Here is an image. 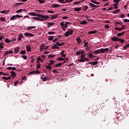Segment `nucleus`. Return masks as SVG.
<instances>
[{"label":"nucleus","instance_id":"nucleus-47","mask_svg":"<svg viewBox=\"0 0 129 129\" xmlns=\"http://www.w3.org/2000/svg\"><path fill=\"white\" fill-rule=\"evenodd\" d=\"M69 31H67L66 32V33L64 34V36H66V37H69Z\"/></svg>","mask_w":129,"mask_h":129},{"label":"nucleus","instance_id":"nucleus-42","mask_svg":"<svg viewBox=\"0 0 129 129\" xmlns=\"http://www.w3.org/2000/svg\"><path fill=\"white\" fill-rule=\"evenodd\" d=\"M92 65H97L98 64V61H92Z\"/></svg>","mask_w":129,"mask_h":129},{"label":"nucleus","instance_id":"nucleus-22","mask_svg":"<svg viewBox=\"0 0 129 129\" xmlns=\"http://www.w3.org/2000/svg\"><path fill=\"white\" fill-rule=\"evenodd\" d=\"M0 75H3L4 76H9V75L3 72H0Z\"/></svg>","mask_w":129,"mask_h":129},{"label":"nucleus","instance_id":"nucleus-26","mask_svg":"<svg viewBox=\"0 0 129 129\" xmlns=\"http://www.w3.org/2000/svg\"><path fill=\"white\" fill-rule=\"evenodd\" d=\"M44 48H45V44H41L40 46V51H43Z\"/></svg>","mask_w":129,"mask_h":129},{"label":"nucleus","instance_id":"nucleus-63","mask_svg":"<svg viewBox=\"0 0 129 129\" xmlns=\"http://www.w3.org/2000/svg\"><path fill=\"white\" fill-rule=\"evenodd\" d=\"M52 72H53V73H58V71H57V70H53L52 71Z\"/></svg>","mask_w":129,"mask_h":129},{"label":"nucleus","instance_id":"nucleus-62","mask_svg":"<svg viewBox=\"0 0 129 129\" xmlns=\"http://www.w3.org/2000/svg\"><path fill=\"white\" fill-rule=\"evenodd\" d=\"M128 22H129V20H127V19L124 20V23H128Z\"/></svg>","mask_w":129,"mask_h":129},{"label":"nucleus","instance_id":"nucleus-52","mask_svg":"<svg viewBox=\"0 0 129 129\" xmlns=\"http://www.w3.org/2000/svg\"><path fill=\"white\" fill-rule=\"evenodd\" d=\"M80 3H82V1L76 2L73 3V5H78V4H80Z\"/></svg>","mask_w":129,"mask_h":129},{"label":"nucleus","instance_id":"nucleus-25","mask_svg":"<svg viewBox=\"0 0 129 129\" xmlns=\"http://www.w3.org/2000/svg\"><path fill=\"white\" fill-rule=\"evenodd\" d=\"M115 29L116 30V31H118V32H120V31H122V30H123V28L115 27Z\"/></svg>","mask_w":129,"mask_h":129},{"label":"nucleus","instance_id":"nucleus-55","mask_svg":"<svg viewBox=\"0 0 129 129\" xmlns=\"http://www.w3.org/2000/svg\"><path fill=\"white\" fill-rule=\"evenodd\" d=\"M119 12V9L113 11V14H117Z\"/></svg>","mask_w":129,"mask_h":129},{"label":"nucleus","instance_id":"nucleus-58","mask_svg":"<svg viewBox=\"0 0 129 129\" xmlns=\"http://www.w3.org/2000/svg\"><path fill=\"white\" fill-rule=\"evenodd\" d=\"M0 13L1 14H7V11H1Z\"/></svg>","mask_w":129,"mask_h":129},{"label":"nucleus","instance_id":"nucleus-61","mask_svg":"<svg viewBox=\"0 0 129 129\" xmlns=\"http://www.w3.org/2000/svg\"><path fill=\"white\" fill-rule=\"evenodd\" d=\"M81 54V52L80 51H77L76 53V55H80Z\"/></svg>","mask_w":129,"mask_h":129},{"label":"nucleus","instance_id":"nucleus-43","mask_svg":"<svg viewBox=\"0 0 129 129\" xmlns=\"http://www.w3.org/2000/svg\"><path fill=\"white\" fill-rule=\"evenodd\" d=\"M16 76H17L16 73H15L14 74H12V75H11V77H12V78H15Z\"/></svg>","mask_w":129,"mask_h":129},{"label":"nucleus","instance_id":"nucleus-12","mask_svg":"<svg viewBox=\"0 0 129 129\" xmlns=\"http://www.w3.org/2000/svg\"><path fill=\"white\" fill-rule=\"evenodd\" d=\"M14 51L16 54L19 53V51H20V48H19V47H17L16 48H15Z\"/></svg>","mask_w":129,"mask_h":129},{"label":"nucleus","instance_id":"nucleus-6","mask_svg":"<svg viewBox=\"0 0 129 129\" xmlns=\"http://www.w3.org/2000/svg\"><path fill=\"white\" fill-rule=\"evenodd\" d=\"M60 26L61 28H65L66 29H67V28H68V25H67V24H64L63 22L60 23Z\"/></svg>","mask_w":129,"mask_h":129},{"label":"nucleus","instance_id":"nucleus-56","mask_svg":"<svg viewBox=\"0 0 129 129\" xmlns=\"http://www.w3.org/2000/svg\"><path fill=\"white\" fill-rule=\"evenodd\" d=\"M58 41V38H55L54 40H52L53 43H55V42H57Z\"/></svg>","mask_w":129,"mask_h":129},{"label":"nucleus","instance_id":"nucleus-29","mask_svg":"<svg viewBox=\"0 0 129 129\" xmlns=\"http://www.w3.org/2000/svg\"><path fill=\"white\" fill-rule=\"evenodd\" d=\"M57 60H58V61H63V60H65L64 58H62V57H58L57 58Z\"/></svg>","mask_w":129,"mask_h":129},{"label":"nucleus","instance_id":"nucleus-16","mask_svg":"<svg viewBox=\"0 0 129 129\" xmlns=\"http://www.w3.org/2000/svg\"><path fill=\"white\" fill-rule=\"evenodd\" d=\"M97 32H98L97 30L91 31H89V32H88V34H96V33H97Z\"/></svg>","mask_w":129,"mask_h":129},{"label":"nucleus","instance_id":"nucleus-35","mask_svg":"<svg viewBox=\"0 0 129 129\" xmlns=\"http://www.w3.org/2000/svg\"><path fill=\"white\" fill-rule=\"evenodd\" d=\"M55 68H57V67H60V66H62V63L60 62V63H56L55 65Z\"/></svg>","mask_w":129,"mask_h":129},{"label":"nucleus","instance_id":"nucleus-8","mask_svg":"<svg viewBox=\"0 0 129 129\" xmlns=\"http://www.w3.org/2000/svg\"><path fill=\"white\" fill-rule=\"evenodd\" d=\"M119 39V38L115 36H114L111 38V40L113 41V42H117V41H118Z\"/></svg>","mask_w":129,"mask_h":129},{"label":"nucleus","instance_id":"nucleus-28","mask_svg":"<svg viewBox=\"0 0 129 129\" xmlns=\"http://www.w3.org/2000/svg\"><path fill=\"white\" fill-rule=\"evenodd\" d=\"M124 33H125V31H123L122 33H119L117 34V36L118 37H120V36H122Z\"/></svg>","mask_w":129,"mask_h":129},{"label":"nucleus","instance_id":"nucleus-17","mask_svg":"<svg viewBox=\"0 0 129 129\" xmlns=\"http://www.w3.org/2000/svg\"><path fill=\"white\" fill-rule=\"evenodd\" d=\"M74 11H75V12H80V11H81V8H75L74 10Z\"/></svg>","mask_w":129,"mask_h":129},{"label":"nucleus","instance_id":"nucleus-3","mask_svg":"<svg viewBox=\"0 0 129 129\" xmlns=\"http://www.w3.org/2000/svg\"><path fill=\"white\" fill-rule=\"evenodd\" d=\"M86 56V55H81V58L78 60V62H80V63H84V62H85Z\"/></svg>","mask_w":129,"mask_h":129},{"label":"nucleus","instance_id":"nucleus-49","mask_svg":"<svg viewBox=\"0 0 129 129\" xmlns=\"http://www.w3.org/2000/svg\"><path fill=\"white\" fill-rule=\"evenodd\" d=\"M49 62H50L49 63H50L51 65H53L54 63H55V61H54V60H50Z\"/></svg>","mask_w":129,"mask_h":129},{"label":"nucleus","instance_id":"nucleus-4","mask_svg":"<svg viewBox=\"0 0 129 129\" xmlns=\"http://www.w3.org/2000/svg\"><path fill=\"white\" fill-rule=\"evenodd\" d=\"M32 19H34L35 21H41V22H44V21H45V19L41 17H32Z\"/></svg>","mask_w":129,"mask_h":129},{"label":"nucleus","instance_id":"nucleus-18","mask_svg":"<svg viewBox=\"0 0 129 129\" xmlns=\"http://www.w3.org/2000/svg\"><path fill=\"white\" fill-rule=\"evenodd\" d=\"M91 2L93 3V4H95V5H100L99 2H97L95 0H91Z\"/></svg>","mask_w":129,"mask_h":129},{"label":"nucleus","instance_id":"nucleus-9","mask_svg":"<svg viewBox=\"0 0 129 129\" xmlns=\"http://www.w3.org/2000/svg\"><path fill=\"white\" fill-rule=\"evenodd\" d=\"M58 16H59V14H55L52 16H51V20H54L55 19H57L58 18Z\"/></svg>","mask_w":129,"mask_h":129},{"label":"nucleus","instance_id":"nucleus-14","mask_svg":"<svg viewBox=\"0 0 129 129\" xmlns=\"http://www.w3.org/2000/svg\"><path fill=\"white\" fill-rule=\"evenodd\" d=\"M80 24V25H86L87 24H88V22H87V21H86V20H84L83 21H81Z\"/></svg>","mask_w":129,"mask_h":129},{"label":"nucleus","instance_id":"nucleus-30","mask_svg":"<svg viewBox=\"0 0 129 129\" xmlns=\"http://www.w3.org/2000/svg\"><path fill=\"white\" fill-rule=\"evenodd\" d=\"M53 39H54V36H49L48 37L49 41H53Z\"/></svg>","mask_w":129,"mask_h":129},{"label":"nucleus","instance_id":"nucleus-45","mask_svg":"<svg viewBox=\"0 0 129 129\" xmlns=\"http://www.w3.org/2000/svg\"><path fill=\"white\" fill-rule=\"evenodd\" d=\"M26 50H22L20 52V54H22V55H25V54H26Z\"/></svg>","mask_w":129,"mask_h":129},{"label":"nucleus","instance_id":"nucleus-44","mask_svg":"<svg viewBox=\"0 0 129 129\" xmlns=\"http://www.w3.org/2000/svg\"><path fill=\"white\" fill-rule=\"evenodd\" d=\"M5 42H6V43H11V42H12V40H9V39H8V38H6V39H5Z\"/></svg>","mask_w":129,"mask_h":129},{"label":"nucleus","instance_id":"nucleus-38","mask_svg":"<svg viewBox=\"0 0 129 129\" xmlns=\"http://www.w3.org/2000/svg\"><path fill=\"white\" fill-rule=\"evenodd\" d=\"M4 45H5V44H4V42H1L0 43V48H1V49H4V47H3V46H4Z\"/></svg>","mask_w":129,"mask_h":129},{"label":"nucleus","instance_id":"nucleus-11","mask_svg":"<svg viewBox=\"0 0 129 129\" xmlns=\"http://www.w3.org/2000/svg\"><path fill=\"white\" fill-rule=\"evenodd\" d=\"M85 42H86V40H85V42H84V43H85L84 47H86L87 48L86 50H89V46H88V42H87L85 43Z\"/></svg>","mask_w":129,"mask_h":129},{"label":"nucleus","instance_id":"nucleus-54","mask_svg":"<svg viewBox=\"0 0 129 129\" xmlns=\"http://www.w3.org/2000/svg\"><path fill=\"white\" fill-rule=\"evenodd\" d=\"M58 2L61 3V4H66V2H64V0H58Z\"/></svg>","mask_w":129,"mask_h":129},{"label":"nucleus","instance_id":"nucleus-20","mask_svg":"<svg viewBox=\"0 0 129 129\" xmlns=\"http://www.w3.org/2000/svg\"><path fill=\"white\" fill-rule=\"evenodd\" d=\"M23 34L20 33V35L18 36V41H21L22 40V38H23Z\"/></svg>","mask_w":129,"mask_h":129},{"label":"nucleus","instance_id":"nucleus-57","mask_svg":"<svg viewBox=\"0 0 129 129\" xmlns=\"http://www.w3.org/2000/svg\"><path fill=\"white\" fill-rule=\"evenodd\" d=\"M120 1H121V0H114V3L118 4V3H119V2H120Z\"/></svg>","mask_w":129,"mask_h":129},{"label":"nucleus","instance_id":"nucleus-7","mask_svg":"<svg viewBox=\"0 0 129 129\" xmlns=\"http://www.w3.org/2000/svg\"><path fill=\"white\" fill-rule=\"evenodd\" d=\"M76 41H77L78 44H79V45H80V44L82 43V41L81 40V38H80V37L77 38Z\"/></svg>","mask_w":129,"mask_h":129},{"label":"nucleus","instance_id":"nucleus-53","mask_svg":"<svg viewBox=\"0 0 129 129\" xmlns=\"http://www.w3.org/2000/svg\"><path fill=\"white\" fill-rule=\"evenodd\" d=\"M39 4H44L45 1L43 0H38Z\"/></svg>","mask_w":129,"mask_h":129},{"label":"nucleus","instance_id":"nucleus-48","mask_svg":"<svg viewBox=\"0 0 129 129\" xmlns=\"http://www.w3.org/2000/svg\"><path fill=\"white\" fill-rule=\"evenodd\" d=\"M41 67V64H40L39 63H37V67L36 68V70H38V68H40Z\"/></svg>","mask_w":129,"mask_h":129},{"label":"nucleus","instance_id":"nucleus-5","mask_svg":"<svg viewBox=\"0 0 129 129\" xmlns=\"http://www.w3.org/2000/svg\"><path fill=\"white\" fill-rule=\"evenodd\" d=\"M25 36H26V37H34L35 35L32 34V33H28V32H25L24 33Z\"/></svg>","mask_w":129,"mask_h":129},{"label":"nucleus","instance_id":"nucleus-46","mask_svg":"<svg viewBox=\"0 0 129 129\" xmlns=\"http://www.w3.org/2000/svg\"><path fill=\"white\" fill-rule=\"evenodd\" d=\"M89 6H90L91 7H92L93 8H96V5H95L92 3H90Z\"/></svg>","mask_w":129,"mask_h":129},{"label":"nucleus","instance_id":"nucleus-37","mask_svg":"<svg viewBox=\"0 0 129 129\" xmlns=\"http://www.w3.org/2000/svg\"><path fill=\"white\" fill-rule=\"evenodd\" d=\"M88 10V6H84V9H83V11H87Z\"/></svg>","mask_w":129,"mask_h":129},{"label":"nucleus","instance_id":"nucleus-36","mask_svg":"<svg viewBox=\"0 0 129 129\" xmlns=\"http://www.w3.org/2000/svg\"><path fill=\"white\" fill-rule=\"evenodd\" d=\"M41 79H42V80H43V81H47V80H48V79H47V78H44L43 77H41Z\"/></svg>","mask_w":129,"mask_h":129},{"label":"nucleus","instance_id":"nucleus-41","mask_svg":"<svg viewBox=\"0 0 129 129\" xmlns=\"http://www.w3.org/2000/svg\"><path fill=\"white\" fill-rule=\"evenodd\" d=\"M68 32L70 35H72V34H73V32H74V30L73 29H71L70 31Z\"/></svg>","mask_w":129,"mask_h":129},{"label":"nucleus","instance_id":"nucleus-33","mask_svg":"<svg viewBox=\"0 0 129 129\" xmlns=\"http://www.w3.org/2000/svg\"><path fill=\"white\" fill-rule=\"evenodd\" d=\"M51 63H48V65L46 67V69H50V70H51Z\"/></svg>","mask_w":129,"mask_h":129},{"label":"nucleus","instance_id":"nucleus-51","mask_svg":"<svg viewBox=\"0 0 129 129\" xmlns=\"http://www.w3.org/2000/svg\"><path fill=\"white\" fill-rule=\"evenodd\" d=\"M48 35H54L55 34V32L50 31L48 32Z\"/></svg>","mask_w":129,"mask_h":129},{"label":"nucleus","instance_id":"nucleus-40","mask_svg":"<svg viewBox=\"0 0 129 129\" xmlns=\"http://www.w3.org/2000/svg\"><path fill=\"white\" fill-rule=\"evenodd\" d=\"M6 53H7L8 55H9V54H13L14 53V51H13L12 50L7 51Z\"/></svg>","mask_w":129,"mask_h":129},{"label":"nucleus","instance_id":"nucleus-24","mask_svg":"<svg viewBox=\"0 0 129 129\" xmlns=\"http://www.w3.org/2000/svg\"><path fill=\"white\" fill-rule=\"evenodd\" d=\"M7 69L8 70H13L15 71L17 69L16 67H8Z\"/></svg>","mask_w":129,"mask_h":129},{"label":"nucleus","instance_id":"nucleus-39","mask_svg":"<svg viewBox=\"0 0 129 129\" xmlns=\"http://www.w3.org/2000/svg\"><path fill=\"white\" fill-rule=\"evenodd\" d=\"M16 15H14L10 18V20L14 21V20H15V19H16Z\"/></svg>","mask_w":129,"mask_h":129},{"label":"nucleus","instance_id":"nucleus-10","mask_svg":"<svg viewBox=\"0 0 129 129\" xmlns=\"http://www.w3.org/2000/svg\"><path fill=\"white\" fill-rule=\"evenodd\" d=\"M26 51L27 52H31V45H27L26 46Z\"/></svg>","mask_w":129,"mask_h":129},{"label":"nucleus","instance_id":"nucleus-21","mask_svg":"<svg viewBox=\"0 0 129 129\" xmlns=\"http://www.w3.org/2000/svg\"><path fill=\"white\" fill-rule=\"evenodd\" d=\"M51 48L52 49H60V47H59V46H57L56 44H54L52 46Z\"/></svg>","mask_w":129,"mask_h":129},{"label":"nucleus","instance_id":"nucleus-34","mask_svg":"<svg viewBox=\"0 0 129 129\" xmlns=\"http://www.w3.org/2000/svg\"><path fill=\"white\" fill-rule=\"evenodd\" d=\"M92 53L89 52L88 53V57L90 58V59H92Z\"/></svg>","mask_w":129,"mask_h":129},{"label":"nucleus","instance_id":"nucleus-2","mask_svg":"<svg viewBox=\"0 0 129 129\" xmlns=\"http://www.w3.org/2000/svg\"><path fill=\"white\" fill-rule=\"evenodd\" d=\"M109 50L108 48H101L100 49H97L96 51L94 52V54L95 55H97V54H100V53H102V54H103V53H105V52H107Z\"/></svg>","mask_w":129,"mask_h":129},{"label":"nucleus","instance_id":"nucleus-23","mask_svg":"<svg viewBox=\"0 0 129 129\" xmlns=\"http://www.w3.org/2000/svg\"><path fill=\"white\" fill-rule=\"evenodd\" d=\"M52 25H54V23H53V22L48 23V25H47V28H51V26H52Z\"/></svg>","mask_w":129,"mask_h":129},{"label":"nucleus","instance_id":"nucleus-60","mask_svg":"<svg viewBox=\"0 0 129 129\" xmlns=\"http://www.w3.org/2000/svg\"><path fill=\"white\" fill-rule=\"evenodd\" d=\"M124 15L123 14H121V15L120 16V18H121V19H123V18H124Z\"/></svg>","mask_w":129,"mask_h":129},{"label":"nucleus","instance_id":"nucleus-27","mask_svg":"<svg viewBox=\"0 0 129 129\" xmlns=\"http://www.w3.org/2000/svg\"><path fill=\"white\" fill-rule=\"evenodd\" d=\"M23 11H25V12H26V10L19 9L16 11V13H17L18 14H20V13H22V12H23Z\"/></svg>","mask_w":129,"mask_h":129},{"label":"nucleus","instance_id":"nucleus-19","mask_svg":"<svg viewBox=\"0 0 129 129\" xmlns=\"http://www.w3.org/2000/svg\"><path fill=\"white\" fill-rule=\"evenodd\" d=\"M51 8H60V6L59 5V4H55L52 5Z\"/></svg>","mask_w":129,"mask_h":129},{"label":"nucleus","instance_id":"nucleus-59","mask_svg":"<svg viewBox=\"0 0 129 129\" xmlns=\"http://www.w3.org/2000/svg\"><path fill=\"white\" fill-rule=\"evenodd\" d=\"M16 18H23V16H20L19 15H15Z\"/></svg>","mask_w":129,"mask_h":129},{"label":"nucleus","instance_id":"nucleus-32","mask_svg":"<svg viewBox=\"0 0 129 129\" xmlns=\"http://www.w3.org/2000/svg\"><path fill=\"white\" fill-rule=\"evenodd\" d=\"M0 21H1V22H6V18H5V17H2L0 18Z\"/></svg>","mask_w":129,"mask_h":129},{"label":"nucleus","instance_id":"nucleus-13","mask_svg":"<svg viewBox=\"0 0 129 129\" xmlns=\"http://www.w3.org/2000/svg\"><path fill=\"white\" fill-rule=\"evenodd\" d=\"M2 78L3 79H5V80H11V79H12V78L11 77V76H9L8 77H3Z\"/></svg>","mask_w":129,"mask_h":129},{"label":"nucleus","instance_id":"nucleus-50","mask_svg":"<svg viewBox=\"0 0 129 129\" xmlns=\"http://www.w3.org/2000/svg\"><path fill=\"white\" fill-rule=\"evenodd\" d=\"M118 41H119V42H120V43H121V44H122V43H123V42H124V39H121L120 38H119Z\"/></svg>","mask_w":129,"mask_h":129},{"label":"nucleus","instance_id":"nucleus-1","mask_svg":"<svg viewBox=\"0 0 129 129\" xmlns=\"http://www.w3.org/2000/svg\"><path fill=\"white\" fill-rule=\"evenodd\" d=\"M29 16H32L33 17H38V18H42V19H44V20H48L49 19V16L46 15H42L40 14L37 15L35 12H30L28 13Z\"/></svg>","mask_w":129,"mask_h":129},{"label":"nucleus","instance_id":"nucleus-31","mask_svg":"<svg viewBox=\"0 0 129 129\" xmlns=\"http://www.w3.org/2000/svg\"><path fill=\"white\" fill-rule=\"evenodd\" d=\"M55 56H56V55H53L52 54H49L48 57L49 58V59L51 58H54V57H55Z\"/></svg>","mask_w":129,"mask_h":129},{"label":"nucleus","instance_id":"nucleus-15","mask_svg":"<svg viewBox=\"0 0 129 129\" xmlns=\"http://www.w3.org/2000/svg\"><path fill=\"white\" fill-rule=\"evenodd\" d=\"M64 53H65V51L62 50L60 54L62 57H66V55L65 54H64Z\"/></svg>","mask_w":129,"mask_h":129},{"label":"nucleus","instance_id":"nucleus-64","mask_svg":"<svg viewBox=\"0 0 129 129\" xmlns=\"http://www.w3.org/2000/svg\"><path fill=\"white\" fill-rule=\"evenodd\" d=\"M80 52H81V55H85L84 54V51H80Z\"/></svg>","mask_w":129,"mask_h":129}]
</instances>
